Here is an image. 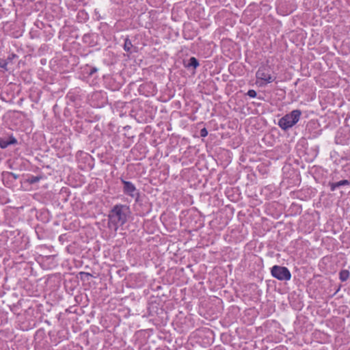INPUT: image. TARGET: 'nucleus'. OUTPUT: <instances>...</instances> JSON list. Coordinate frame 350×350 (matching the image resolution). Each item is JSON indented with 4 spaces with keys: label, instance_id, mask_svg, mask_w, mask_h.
<instances>
[{
    "label": "nucleus",
    "instance_id": "nucleus-1",
    "mask_svg": "<svg viewBox=\"0 0 350 350\" xmlns=\"http://www.w3.org/2000/svg\"><path fill=\"white\" fill-rule=\"evenodd\" d=\"M130 214L129 207L126 205L116 204L110 211L108 217L109 228L117 231L119 226L124 225Z\"/></svg>",
    "mask_w": 350,
    "mask_h": 350
},
{
    "label": "nucleus",
    "instance_id": "nucleus-2",
    "mask_svg": "<svg viewBox=\"0 0 350 350\" xmlns=\"http://www.w3.org/2000/svg\"><path fill=\"white\" fill-rule=\"evenodd\" d=\"M301 115V111L300 110H293L279 120L278 125L281 129L286 131L293 127L299 121Z\"/></svg>",
    "mask_w": 350,
    "mask_h": 350
},
{
    "label": "nucleus",
    "instance_id": "nucleus-3",
    "mask_svg": "<svg viewBox=\"0 0 350 350\" xmlns=\"http://www.w3.org/2000/svg\"><path fill=\"white\" fill-rule=\"evenodd\" d=\"M273 277L279 280H289L291 278V274L289 270L285 267L274 265L271 270Z\"/></svg>",
    "mask_w": 350,
    "mask_h": 350
},
{
    "label": "nucleus",
    "instance_id": "nucleus-4",
    "mask_svg": "<svg viewBox=\"0 0 350 350\" xmlns=\"http://www.w3.org/2000/svg\"><path fill=\"white\" fill-rule=\"evenodd\" d=\"M256 77L258 79L264 81L265 83H271L275 79V78L269 73L268 69L265 66L258 68L256 73Z\"/></svg>",
    "mask_w": 350,
    "mask_h": 350
},
{
    "label": "nucleus",
    "instance_id": "nucleus-5",
    "mask_svg": "<svg viewBox=\"0 0 350 350\" xmlns=\"http://www.w3.org/2000/svg\"><path fill=\"white\" fill-rule=\"evenodd\" d=\"M122 183L124 184V192L126 194L129 195L133 198L138 197L137 189L132 183L126 180H122Z\"/></svg>",
    "mask_w": 350,
    "mask_h": 350
},
{
    "label": "nucleus",
    "instance_id": "nucleus-6",
    "mask_svg": "<svg viewBox=\"0 0 350 350\" xmlns=\"http://www.w3.org/2000/svg\"><path fill=\"white\" fill-rule=\"evenodd\" d=\"M17 141L14 137H9L8 138L0 137V147L5 148L9 145L16 144Z\"/></svg>",
    "mask_w": 350,
    "mask_h": 350
},
{
    "label": "nucleus",
    "instance_id": "nucleus-7",
    "mask_svg": "<svg viewBox=\"0 0 350 350\" xmlns=\"http://www.w3.org/2000/svg\"><path fill=\"white\" fill-rule=\"evenodd\" d=\"M199 66V63L196 57H191L189 60L188 64L186 66L187 67H193L196 68Z\"/></svg>",
    "mask_w": 350,
    "mask_h": 350
},
{
    "label": "nucleus",
    "instance_id": "nucleus-8",
    "mask_svg": "<svg viewBox=\"0 0 350 350\" xmlns=\"http://www.w3.org/2000/svg\"><path fill=\"white\" fill-rule=\"evenodd\" d=\"M349 277V272L347 270H342L340 272V279L341 281H346Z\"/></svg>",
    "mask_w": 350,
    "mask_h": 350
},
{
    "label": "nucleus",
    "instance_id": "nucleus-9",
    "mask_svg": "<svg viewBox=\"0 0 350 350\" xmlns=\"http://www.w3.org/2000/svg\"><path fill=\"white\" fill-rule=\"evenodd\" d=\"M132 46H133V45H132L131 40L129 39L126 38L124 42V49L126 51L131 53Z\"/></svg>",
    "mask_w": 350,
    "mask_h": 350
},
{
    "label": "nucleus",
    "instance_id": "nucleus-10",
    "mask_svg": "<svg viewBox=\"0 0 350 350\" xmlns=\"http://www.w3.org/2000/svg\"><path fill=\"white\" fill-rule=\"evenodd\" d=\"M349 183V181L347 180H342L336 183L338 187L340 186L348 185Z\"/></svg>",
    "mask_w": 350,
    "mask_h": 350
},
{
    "label": "nucleus",
    "instance_id": "nucleus-11",
    "mask_svg": "<svg viewBox=\"0 0 350 350\" xmlns=\"http://www.w3.org/2000/svg\"><path fill=\"white\" fill-rule=\"evenodd\" d=\"M247 94L251 98H254L256 96V92L254 90H250Z\"/></svg>",
    "mask_w": 350,
    "mask_h": 350
},
{
    "label": "nucleus",
    "instance_id": "nucleus-12",
    "mask_svg": "<svg viewBox=\"0 0 350 350\" xmlns=\"http://www.w3.org/2000/svg\"><path fill=\"white\" fill-rule=\"evenodd\" d=\"M7 62L5 60L1 59L0 60V67L6 69Z\"/></svg>",
    "mask_w": 350,
    "mask_h": 350
},
{
    "label": "nucleus",
    "instance_id": "nucleus-13",
    "mask_svg": "<svg viewBox=\"0 0 350 350\" xmlns=\"http://www.w3.org/2000/svg\"><path fill=\"white\" fill-rule=\"evenodd\" d=\"M208 135V132L205 128L201 129L200 135L201 137H206Z\"/></svg>",
    "mask_w": 350,
    "mask_h": 350
},
{
    "label": "nucleus",
    "instance_id": "nucleus-14",
    "mask_svg": "<svg viewBox=\"0 0 350 350\" xmlns=\"http://www.w3.org/2000/svg\"><path fill=\"white\" fill-rule=\"evenodd\" d=\"M329 185L332 191L338 187L336 183H330Z\"/></svg>",
    "mask_w": 350,
    "mask_h": 350
},
{
    "label": "nucleus",
    "instance_id": "nucleus-15",
    "mask_svg": "<svg viewBox=\"0 0 350 350\" xmlns=\"http://www.w3.org/2000/svg\"><path fill=\"white\" fill-rule=\"evenodd\" d=\"M39 180H40L39 177H38V176H33L31 178V180H30V183H35L38 182Z\"/></svg>",
    "mask_w": 350,
    "mask_h": 350
},
{
    "label": "nucleus",
    "instance_id": "nucleus-16",
    "mask_svg": "<svg viewBox=\"0 0 350 350\" xmlns=\"http://www.w3.org/2000/svg\"><path fill=\"white\" fill-rule=\"evenodd\" d=\"M97 72V68H92L90 71V73L89 75H92L94 73L96 72Z\"/></svg>",
    "mask_w": 350,
    "mask_h": 350
}]
</instances>
